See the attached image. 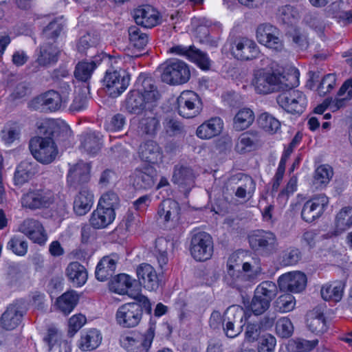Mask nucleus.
Wrapping results in <instances>:
<instances>
[{
	"mask_svg": "<svg viewBox=\"0 0 352 352\" xmlns=\"http://www.w3.org/2000/svg\"><path fill=\"white\" fill-rule=\"evenodd\" d=\"M318 344V340H307L302 338L291 339L287 344L289 352H309Z\"/></svg>",
	"mask_w": 352,
	"mask_h": 352,
	"instance_id": "nucleus-46",
	"label": "nucleus"
},
{
	"mask_svg": "<svg viewBox=\"0 0 352 352\" xmlns=\"http://www.w3.org/2000/svg\"><path fill=\"white\" fill-rule=\"evenodd\" d=\"M52 131L49 132V136L43 138L36 136L29 142V148L32 156L38 162L43 164H49L56 158L58 150L52 138Z\"/></svg>",
	"mask_w": 352,
	"mask_h": 352,
	"instance_id": "nucleus-5",
	"label": "nucleus"
},
{
	"mask_svg": "<svg viewBox=\"0 0 352 352\" xmlns=\"http://www.w3.org/2000/svg\"><path fill=\"white\" fill-rule=\"evenodd\" d=\"M307 326L309 331L316 335H321L327 331V325L325 317L322 314H310L307 319Z\"/></svg>",
	"mask_w": 352,
	"mask_h": 352,
	"instance_id": "nucleus-44",
	"label": "nucleus"
},
{
	"mask_svg": "<svg viewBox=\"0 0 352 352\" xmlns=\"http://www.w3.org/2000/svg\"><path fill=\"white\" fill-rule=\"evenodd\" d=\"M258 138L256 132L247 131L241 133L235 144V151L239 153H245L254 151L257 147Z\"/></svg>",
	"mask_w": 352,
	"mask_h": 352,
	"instance_id": "nucleus-32",
	"label": "nucleus"
},
{
	"mask_svg": "<svg viewBox=\"0 0 352 352\" xmlns=\"http://www.w3.org/2000/svg\"><path fill=\"white\" fill-rule=\"evenodd\" d=\"M146 98L136 90L130 91L126 100V108L130 113L138 114L144 109H151L155 104L147 102Z\"/></svg>",
	"mask_w": 352,
	"mask_h": 352,
	"instance_id": "nucleus-29",
	"label": "nucleus"
},
{
	"mask_svg": "<svg viewBox=\"0 0 352 352\" xmlns=\"http://www.w3.org/2000/svg\"><path fill=\"white\" fill-rule=\"evenodd\" d=\"M129 296L135 302L120 306L116 313L117 324L124 329L133 328L140 324L143 316V309L149 314L152 311L151 304L146 296L140 293H131Z\"/></svg>",
	"mask_w": 352,
	"mask_h": 352,
	"instance_id": "nucleus-2",
	"label": "nucleus"
},
{
	"mask_svg": "<svg viewBox=\"0 0 352 352\" xmlns=\"http://www.w3.org/2000/svg\"><path fill=\"white\" fill-rule=\"evenodd\" d=\"M190 252L196 261H205L210 259L213 254L212 236L206 232H195L191 237Z\"/></svg>",
	"mask_w": 352,
	"mask_h": 352,
	"instance_id": "nucleus-8",
	"label": "nucleus"
},
{
	"mask_svg": "<svg viewBox=\"0 0 352 352\" xmlns=\"http://www.w3.org/2000/svg\"><path fill=\"white\" fill-rule=\"evenodd\" d=\"M119 203L120 199L117 193L109 190L101 196L98 205L115 211V208L119 205Z\"/></svg>",
	"mask_w": 352,
	"mask_h": 352,
	"instance_id": "nucleus-61",
	"label": "nucleus"
},
{
	"mask_svg": "<svg viewBox=\"0 0 352 352\" xmlns=\"http://www.w3.org/2000/svg\"><path fill=\"white\" fill-rule=\"evenodd\" d=\"M296 305L294 297L290 294L280 295L275 301L276 310L281 313L292 311Z\"/></svg>",
	"mask_w": 352,
	"mask_h": 352,
	"instance_id": "nucleus-59",
	"label": "nucleus"
},
{
	"mask_svg": "<svg viewBox=\"0 0 352 352\" xmlns=\"http://www.w3.org/2000/svg\"><path fill=\"white\" fill-rule=\"evenodd\" d=\"M55 200L54 193L45 188L30 190L21 197V205L30 209H41L50 207Z\"/></svg>",
	"mask_w": 352,
	"mask_h": 352,
	"instance_id": "nucleus-9",
	"label": "nucleus"
},
{
	"mask_svg": "<svg viewBox=\"0 0 352 352\" xmlns=\"http://www.w3.org/2000/svg\"><path fill=\"white\" fill-rule=\"evenodd\" d=\"M133 280L126 274H120L116 276L110 283V289L118 294H135L133 291H130L132 286Z\"/></svg>",
	"mask_w": 352,
	"mask_h": 352,
	"instance_id": "nucleus-41",
	"label": "nucleus"
},
{
	"mask_svg": "<svg viewBox=\"0 0 352 352\" xmlns=\"http://www.w3.org/2000/svg\"><path fill=\"white\" fill-rule=\"evenodd\" d=\"M259 49L256 43L246 37L236 39L232 47L234 56L241 60H252L258 57Z\"/></svg>",
	"mask_w": 352,
	"mask_h": 352,
	"instance_id": "nucleus-19",
	"label": "nucleus"
},
{
	"mask_svg": "<svg viewBox=\"0 0 352 352\" xmlns=\"http://www.w3.org/2000/svg\"><path fill=\"white\" fill-rule=\"evenodd\" d=\"M352 103V78L346 80L331 103V110L336 111Z\"/></svg>",
	"mask_w": 352,
	"mask_h": 352,
	"instance_id": "nucleus-26",
	"label": "nucleus"
},
{
	"mask_svg": "<svg viewBox=\"0 0 352 352\" xmlns=\"http://www.w3.org/2000/svg\"><path fill=\"white\" fill-rule=\"evenodd\" d=\"M66 274L73 284L82 286L87 280L85 267L78 262L70 263L66 268Z\"/></svg>",
	"mask_w": 352,
	"mask_h": 352,
	"instance_id": "nucleus-38",
	"label": "nucleus"
},
{
	"mask_svg": "<svg viewBox=\"0 0 352 352\" xmlns=\"http://www.w3.org/2000/svg\"><path fill=\"white\" fill-rule=\"evenodd\" d=\"M157 215L166 226H176L180 218L179 204L171 199L163 200L158 206Z\"/></svg>",
	"mask_w": 352,
	"mask_h": 352,
	"instance_id": "nucleus-18",
	"label": "nucleus"
},
{
	"mask_svg": "<svg viewBox=\"0 0 352 352\" xmlns=\"http://www.w3.org/2000/svg\"><path fill=\"white\" fill-rule=\"evenodd\" d=\"M101 138L95 132L84 134L81 136L80 148L89 155H96L101 148Z\"/></svg>",
	"mask_w": 352,
	"mask_h": 352,
	"instance_id": "nucleus-39",
	"label": "nucleus"
},
{
	"mask_svg": "<svg viewBox=\"0 0 352 352\" xmlns=\"http://www.w3.org/2000/svg\"><path fill=\"white\" fill-rule=\"evenodd\" d=\"M178 113L186 118H191L198 115L201 109V100L192 91H184L177 99Z\"/></svg>",
	"mask_w": 352,
	"mask_h": 352,
	"instance_id": "nucleus-13",
	"label": "nucleus"
},
{
	"mask_svg": "<svg viewBox=\"0 0 352 352\" xmlns=\"http://www.w3.org/2000/svg\"><path fill=\"white\" fill-rule=\"evenodd\" d=\"M96 67L94 61H80L76 65L74 76L78 80L87 82L90 79Z\"/></svg>",
	"mask_w": 352,
	"mask_h": 352,
	"instance_id": "nucleus-48",
	"label": "nucleus"
},
{
	"mask_svg": "<svg viewBox=\"0 0 352 352\" xmlns=\"http://www.w3.org/2000/svg\"><path fill=\"white\" fill-rule=\"evenodd\" d=\"M258 124L265 131L274 133L280 127V122L268 113H263L258 118Z\"/></svg>",
	"mask_w": 352,
	"mask_h": 352,
	"instance_id": "nucleus-50",
	"label": "nucleus"
},
{
	"mask_svg": "<svg viewBox=\"0 0 352 352\" xmlns=\"http://www.w3.org/2000/svg\"><path fill=\"white\" fill-rule=\"evenodd\" d=\"M278 16L283 23L287 25L295 24L300 18L297 9L290 5H285L280 8Z\"/></svg>",
	"mask_w": 352,
	"mask_h": 352,
	"instance_id": "nucleus-58",
	"label": "nucleus"
},
{
	"mask_svg": "<svg viewBox=\"0 0 352 352\" xmlns=\"http://www.w3.org/2000/svg\"><path fill=\"white\" fill-rule=\"evenodd\" d=\"M256 39L259 43L275 52H282L285 50L279 30L270 24H261L257 28Z\"/></svg>",
	"mask_w": 352,
	"mask_h": 352,
	"instance_id": "nucleus-11",
	"label": "nucleus"
},
{
	"mask_svg": "<svg viewBox=\"0 0 352 352\" xmlns=\"http://www.w3.org/2000/svg\"><path fill=\"white\" fill-rule=\"evenodd\" d=\"M278 283L280 290L299 293L306 287L307 276L300 272H289L280 276Z\"/></svg>",
	"mask_w": 352,
	"mask_h": 352,
	"instance_id": "nucleus-20",
	"label": "nucleus"
},
{
	"mask_svg": "<svg viewBox=\"0 0 352 352\" xmlns=\"http://www.w3.org/2000/svg\"><path fill=\"white\" fill-rule=\"evenodd\" d=\"M21 131L18 126L12 124L6 126L1 131V140L7 145H10L20 138Z\"/></svg>",
	"mask_w": 352,
	"mask_h": 352,
	"instance_id": "nucleus-60",
	"label": "nucleus"
},
{
	"mask_svg": "<svg viewBox=\"0 0 352 352\" xmlns=\"http://www.w3.org/2000/svg\"><path fill=\"white\" fill-rule=\"evenodd\" d=\"M245 314L242 307L239 306H231L228 307L223 316V322H231L236 326H243V320Z\"/></svg>",
	"mask_w": 352,
	"mask_h": 352,
	"instance_id": "nucleus-54",
	"label": "nucleus"
},
{
	"mask_svg": "<svg viewBox=\"0 0 352 352\" xmlns=\"http://www.w3.org/2000/svg\"><path fill=\"white\" fill-rule=\"evenodd\" d=\"M292 87L285 89L287 91L278 96L277 102L288 113L300 114L306 108L307 98L302 91Z\"/></svg>",
	"mask_w": 352,
	"mask_h": 352,
	"instance_id": "nucleus-10",
	"label": "nucleus"
},
{
	"mask_svg": "<svg viewBox=\"0 0 352 352\" xmlns=\"http://www.w3.org/2000/svg\"><path fill=\"white\" fill-rule=\"evenodd\" d=\"M37 172V164L35 162L24 160L16 167L14 182L17 185H22L34 177Z\"/></svg>",
	"mask_w": 352,
	"mask_h": 352,
	"instance_id": "nucleus-33",
	"label": "nucleus"
},
{
	"mask_svg": "<svg viewBox=\"0 0 352 352\" xmlns=\"http://www.w3.org/2000/svg\"><path fill=\"white\" fill-rule=\"evenodd\" d=\"M19 231L25 234L33 243L44 245L47 235L43 224L34 219H26L19 226Z\"/></svg>",
	"mask_w": 352,
	"mask_h": 352,
	"instance_id": "nucleus-15",
	"label": "nucleus"
},
{
	"mask_svg": "<svg viewBox=\"0 0 352 352\" xmlns=\"http://www.w3.org/2000/svg\"><path fill=\"white\" fill-rule=\"evenodd\" d=\"M223 129V122L219 117L212 118L201 125L196 131V135L202 140H209L219 135Z\"/></svg>",
	"mask_w": 352,
	"mask_h": 352,
	"instance_id": "nucleus-24",
	"label": "nucleus"
},
{
	"mask_svg": "<svg viewBox=\"0 0 352 352\" xmlns=\"http://www.w3.org/2000/svg\"><path fill=\"white\" fill-rule=\"evenodd\" d=\"M63 30V25L58 21L50 22L43 30L41 37L43 43H54Z\"/></svg>",
	"mask_w": 352,
	"mask_h": 352,
	"instance_id": "nucleus-57",
	"label": "nucleus"
},
{
	"mask_svg": "<svg viewBox=\"0 0 352 352\" xmlns=\"http://www.w3.org/2000/svg\"><path fill=\"white\" fill-rule=\"evenodd\" d=\"M94 204V194L86 188H82L75 196L74 200V211L78 215L87 214Z\"/></svg>",
	"mask_w": 352,
	"mask_h": 352,
	"instance_id": "nucleus-28",
	"label": "nucleus"
},
{
	"mask_svg": "<svg viewBox=\"0 0 352 352\" xmlns=\"http://www.w3.org/2000/svg\"><path fill=\"white\" fill-rule=\"evenodd\" d=\"M164 128L169 136L180 135L184 132V125L177 120L167 118L164 122Z\"/></svg>",
	"mask_w": 352,
	"mask_h": 352,
	"instance_id": "nucleus-63",
	"label": "nucleus"
},
{
	"mask_svg": "<svg viewBox=\"0 0 352 352\" xmlns=\"http://www.w3.org/2000/svg\"><path fill=\"white\" fill-rule=\"evenodd\" d=\"M60 53L56 43H43L37 50V58L33 71L37 72L41 67H48L55 64L58 60Z\"/></svg>",
	"mask_w": 352,
	"mask_h": 352,
	"instance_id": "nucleus-17",
	"label": "nucleus"
},
{
	"mask_svg": "<svg viewBox=\"0 0 352 352\" xmlns=\"http://www.w3.org/2000/svg\"><path fill=\"white\" fill-rule=\"evenodd\" d=\"M129 41L135 47L142 50L148 43V36L141 32L137 26H131L129 28Z\"/></svg>",
	"mask_w": 352,
	"mask_h": 352,
	"instance_id": "nucleus-56",
	"label": "nucleus"
},
{
	"mask_svg": "<svg viewBox=\"0 0 352 352\" xmlns=\"http://www.w3.org/2000/svg\"><path fill=\"white\" fill-rule=\"evenodd\" d=\"M276 344L275 337L270 334H265L262 336L258 343V352H274Z\"/></svg>",
	"mask_w": 352,
	"mask_h": 352,
	"instance_id": "nucleus-64",
	"label": "nucleus"
},
{
	"mask_svg": "<svg viewBox=\"0 0 352 352\" xmlns=\"http://www.w3.org/2000/svg\"><path fill=\"white\" fill-rule=\"evenodd\" d=\"M160 128V121L154 116H146L139 124L140 131L145 135H154Z\"/></svg>",
	"mask_w": 352,
	"mask_h": 352,
	"instance_id": "nucleus-55",
	"label": "nucleus"
},
{
	"mask_svg": "<svg viewBox=\"0 0 352 352\" xmlns=\"http://www.w3.org/2000/svg\"><path fill=\"white\" fill-rule=\"evenodd\" d=\"M102 339L100 332L96 329H91L81 335L78 346L83 351H92L100 344Z\"/></svg>",
	"mask_w": 352,
	"mask_h": 352,
	"instance_id": "nucleus-34",
	"label": "nucleus"
},
{
	"mask_svg": "<svg viewBox=\"0 0 352 352\" xmlns=\"http://www.w3.org/2000/svg\"><path fill=\"white\" fill-rule=\"evenodd\" d=\"M22 316L23 315L17 307L10 305L0 318L1 326L7 331L13 330L21 322Z\"/></svg>",
	"mask_w": 352,
	"mask_h": 352,
	"instance_id": "nucleus-35",
	"label": "nucleus"
},
{
	"mask_svg": "<svg viewBox=\"0 0 352 352\" xmlns=\"http://www.w3.org/2000/svg\"><path fill=\"white\" fill-rule=\"evenodd\" d=\"M161 78L163 82L169 85L184 84L190 78V68L183 60L170 59L163 65Z\"/></svg>",
	"mask_w": 352,
	"mask_h": 352,
	"instance_id": "nucleus-7",
	"label": "nucleus"
},
{
	"mask_svg": "<svg viewBox=\"0 0 352 352\" xmlns=\"http://www.w3.org/2000/svg\"><path fill=\"white\" fill-rule=\"evenodd\" d=\"M276 331L279 336L289 338L294 332V326L288 318L283 317L276 322Z\"/></svg>",
	"mask_w": 352,
	"mask_h": 352,
	"instance_id": "nucleus-62",
	"label": "nucleus"
},
{
	"mask_svg": "<svg viewBox=\"0 0 352 352\" xmlns=\"http://www.w3.org/2000/svg\"><path fill=\"white\" fill-rule=\"evenodd\" d=\"M116 212L113 210L97 206L89 218L90 225L95 229L107 228L115 219Z\"/></svg>",
	"mask_w": 352,
	"mask_h": 352,
	"instance_id": "nucleus-25",
	"label": "nucleus"
},
{
	"mask_svg": "<svg viewBox=\"0 0 352 352\" xmlns=\"http://www.w3.org/2000/svg\"><path fill=\"white\" fill-rule=\"evenodd\" d=\"M248 241L252 249L255 251L267 252L275 248L277 240L272 232L257 230L250 234Z\"/></svg>",
	"mask_w": 352,
	"mask_h": 352,
	"instance_id": "nucleus-16",
	"label": "nucleus"
},
{
	"mask_svg": "<svg viewBox=\"0 0 352 352\" xmlns=\"http://www.w3.org/2000/svg\"><path fill=\"white\" fill-rule=\"evenodd\" d=\"M136 91L146 98L147 102L154 103L160 98V94L152 78L140 74L135 83Z\"/></svg>",
	"mask_w": 352,
	"mask_h": 352,
	"instance_id": "nucleus-23",
	"label": "nucleus"
},
{
	"mask_svg": "<svg viewBox=\"0 0 352 352\" xmlns=\"http://www.w3.org/2000/svg\"><path fill=\"white\" fill-rule=\"evenodd\" d=\"M172 182L182 186H192L194 182V176L192 170L187 167L175 166Z\"/></svg>",
	"mask_w": 352,
	"mask_h": 352,
	"instance_id": "nucleus-43",
	"label": "nucleus"
},
{
	"mask_svg": "<svg viewBox=\"0 0 352 352\" xmlns=\"http://www.w3.org/2000/svg\"><path fill=\"white\" fill-rule=\"evenodd\" d=\"M133 18L138 25L152 28L160 23V15L153 6L144 5L134 10Z\"/></svg>",
	"mask_w": 352,
	"mask_h": 352,
	"instance_id": "nucleus-21",
	"label": "nucleus"
},
{
	"mask_svg": "<svg viewBox=\"0 0 352 352\" xmlns=\"http://www.w3.org/2000/svg\"><path fill=\"white\" fill-rule=\"evenodd\" d=\"M116 264V261L113 258L104 256L96 266V278L100 281L107 280L115 273Z\"/></svg>",
	"mask_w": 352,
	"mask_h": 352,
	"instance_id": "nucleus-36",
	"label": "nucleus"
},
{
	"mask_svg": "<svg viewBox=\"0 0 352 352\" xmlns=\"http://www.w3.org/2000/svg\"><path fill=\"white\" fill-rule=\"evenodd\" d=\"M344 289L342 281H333L323 285L320 289L322 298L326 301L339 302L341 300Z\"/></svg>",
	"mask_w": 352,
	"mask_h": 352,
	"instance_id": "nucleus-31",
	"label": "nucleus"
},
{
	"mask_svg": "<svg viewBox=\"0 0 352 352\" xmlns=\"http://www.w3.org/2000/svg\"><path fill=\"white\" fill-rule=\"evenodd\" d=\"M329 204V198L324 194L313 196L307 201L301 211L302 219L311 223L322 216Z\"/></svg>",
	"mask_w": 352,
	"mask_h": 352,
	"instance_id": "nucleus-14",
	"label": "nucleus"
},
{
	"mask_svg": "<svg viewBox=\"0 0 352 352\" xmlns=\"http://www.w3.org/2000/svg\"><path fill=\"white\" fill-rule=\"evenodd\" d=\"M110 68L107 70L104 82L113 97H117L126 90L130 78L122 69L123 60L120 57H109Z\"/></svg>",
	"mask_w": 352,
	"mask_h": 352,
	"instance_id": "nucleus-4",
	"label": "nucleus"
},
{
	"mask_svg": "<svg viewBox=\"0 0 352 352\" xmlns=\"http://www.w3.org/2000/svg\"><path fill=\"white\" fill-rule=\"evenodd\" d=\"M6 248L14 254L24 256L28 252V243L23 236L14 235L8 241Z\"/></svg>",
	"mask_w": 352,
	"mask_h": 352,
	"instance_id": "nucleus-49",
	"label": "nucleus"
},
{
	"mask_svg": "<svg viewBox=\"0 0 352 352\" xmlns=\"http://www.w3.org/2000/svg\"><path fill=\"white\" fill-rule=\"evenodd\" d=\"M188 60L195 63L203 70H208L210 67L211 60L208 54L194 46L191 47Z\"/></svg>",
	"mask_w": 352,
	"mask_h": 352,
	"instance_id": "nucleus-53",
	"label": "nucleus"
},
{
	"mask_svg": "<svg viewBox=\"0 0 352 352\" xmlns=\"http://www.w3.org/2000/svg\"><path fill=\"white\" fill-rule=\"evenodd\" d=\"M254 120V113L249 108L240 109L233 120V127L236 131H243L250 127Z\"/></svg>",
	"mask_w": 352,
	"mask_h": 352,
	"instance_id": "nucleus-42",
	"label": "nucleus"
},
{
	"mask_svg": "<svg viewBox=\"0 0 352 352\" xmlns=\"http://www.w3.org/2000/svg\"><path fill=\"white\" fill-rule=\"evenodd\" d=\"M295 76H282L263 69L256 70L254 74L252 85L258 94H267L298 85L297 75L298 71H294Z\"/></svg>",
	"mask_w": 352,
	"mask_h": 352,
	"instance_id": "nucleus-3",
	"label": "nucleus"
},
{
	"mask_svg": "<svg viewBox=\"0 0 352 352\" xmlns=\"http://www.w3.org/2000/svg\"><path fill=\"white\" fill-rule=\"evenodd\" d=\"M154 337L155 327L151 325L144 333L139 331H132L122 335L120 338V343L121 346L129 352H147L151 346Z\"/></svg>",
	"mask_w": 352,
	"mask_h": 352,
	"instance_id": "nucleus-6",
	"label": "nucleus"
},
{
	"mask_svg": "<svg viewBox=\"0 0 352 352\" xmlns=\"http://www.w3.org/2000/svg\"><path fill=\"white\" fill-rule=\"evenodd\" d=\"M78 300L79 297L76 292L69 291L57 298V307L62 313L67 315L73 311Z\"/></svg>",
	"mask_w": 352,
	"mask_h": 352,
	"instance_id": "nucleus-40",
	"label": "nucleus"
},
{
	"mask_svg": "<svg viewBox=\"0 0 352 352\" xmlns=\"http://www.w3.org/2000/svg\"><path fill=\"white\" fill-rule=\"evenodd\" d=\"M226 267L225 281L228 285L239 291L247 289L254 284L263 271L260 265V260L255 258L251 262H244L241 272L239 269V256L236 253L230 256Z\"/></svg>",
	"mask_w": 352,
	"mask_h": 352,
	"instance_id": "nucleus-1",
	"label": "nucleus"
},
{
	"mask_svg": "<svg viewBox=\"0 0 352 352\" xmlns=\"http://www.w3.org/2000/svg\"><path fill=\"white\" fill-rule=\"evenodd\" d=\"M89 179V166L82 162L70 168L67 175L68 182L74 184L87 182Z\"/></svg>",
	"mask_w": 352,
	"mask_h": 352,
	"instance_id": "nucleus-37",
	"label": "nucleus"
},
{
	"mask_svg": "<svg viewBox=\"0 0 352 352\" xmlns=\"http://www.w3.org/2000/svg\"><path fill=\"white\" fill-rule=\"evenodd\" d=\"M155 170L153 167H146L143 170H136L134 173L133 185L138 189H150L155 183Z\"/></svg>",
	"mask_w": 352,
	"mask_h": 352,
	"instance_id": "nucleus-30",
	"label": "nucleus"
},
{
	"mask_svg": "<svg viewBox=\"0 0 352 352\" xmlns=\"http://www.w3.org/2000/svg\"><path fill=\"white\" fill-rule=\"evenodd\" d=\"M67 100V96L50 90L34 98L30 102V107L37 111L47 109L55 111L65 106Z\"/></svg>",
	"mask_w": 352,
	"mask_h": 352,
	"instance_id": "nucleus-12",
	"label": "nucleus"
},
{
	"mask_svg": "<svg viewBox=\"0 0 352 352\" xmlns=\"http://www.w3.org/2000/svg\"><path fill=\"white\" fill-rule=\"evenodd\" d=\"M138 153L142 161L151 164H156L162 158L160 146L153 140H148L140 144Z\"/></svg>",
	"mask_w": 352,
	"mask_h": 352,
	"instance_id": "nucleus-27",
	"label": "nucleus"
},
{
	"mask_svg": "<svg viewBox=\"0 0 352 352\" xmlns=\"http://www.w3.org/2000/svg\"><path fill=\"white\" fill-rule=\"evenodd\" d=\"M333 175V168L330 166L320 165L314 172V183L318 188H324L329 184Z\"/></svg>",
	"mask_w": 352,
	"mask_h": 352,
	"instance_id": "nucleus-47",
	"label": "nucleus"
},
{
	"mask_svg": "<svg viewBox=\"0 0 352 352\" xmlns=\"http://www.w3.org/2000/svg\"><path fill=\"white\" fill-rule=\"evenodd\" d=\"M277 286L272 281H263L256 288L254 293L270 302L277 294Z\"/></svg>",
	"mask_w": 352,
	"mask_h": 352,
	"instance_id": "nucleus-52",
	"label": "nucleus"
},
{
	"mask_svg": "<svg viewBox=\"0 0 352 352\" xmlns=\"http://www.w3.org/2000/svg\"><path fill=\"white\" fill-rule=\"evenodd\" d=\"M336 226L338 231L342 232L352 226V208L344 207L337 214Z\"/></svg>",
	"mask_w": 352,
	"mask_h": 352,
	"instance_id": "nucleus-51",
	"label": "nucleus"
},
{
	"mask_svg": "<svg viewBox=\"0 0 352 352\" xmlns=\"http://www.w3.org/2000/svg\"><path fill=\"white\" fill-rule=\"evenodd\" d=\"M138 280L149 291L156 290L159 287V278L154 267L148 263H142L137 267Z\"/></svg>",
	"mask_w": 352,
	"mask_h": 352,
	"instance_id": "nucleus-22",
	"label": "nucleus"
},
{
	"mask_svg": "<svg viewBox=\"0 0 352 352\" xmlns=\"http://www.w3.org/2000/svg\"><path fill=\"white\" fill-rule=\"evenodd\" d=\"M241 184L236 190L234 195L239 199L251 198L256 189V184L253 179L248 175H241L240 177Z\"/></svg>",
	"mask_w": 352,
	"mask_h": 352,
	"instance_id": "nucleus-45",
	"label": "nucleus"
}]
</instances>
